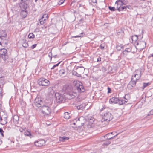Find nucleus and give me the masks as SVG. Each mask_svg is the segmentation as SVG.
Listing matches in <instances>:
<instances>
[{
    "label": "nucleus",
    "mask_w": 153,
    "mask_h": 153,
    "mask_svg": "<svg viewBox=\"0 0 153 153\" xmlns=\"http://www.w3.org/2000/svg\"><path fill=\"white\" fill-rule=\"evenodd\" d=\"M73 124L76 125L79 127L83 126L85 122V120L83 117H80L78 118H76L73 120Z\"/></svg>",
    "instance_id": "1"
},
{
    "label": "nucleus",
    "mask_w": 153,
    "mask_h": 153,
    "mask_svg": "<svg viewBox=\"0 0 153 153\" xmlns=\"http://www.w3.org/2000/svg\"><path fill=\"white\" fill-rule=\"evenodd\" d=\"M113 118V115L109 112H105L103 115L102 119L101 120V121L103 122L104 121H106L107 122L111 120Z\"/></svg>",
    "instance_id": "2"
},
{
    "label": "nucleus",
    "mask_w": 153,
    "mask_h": 153,
    "mask_svg": "<svg viewBox=\"0 0 153 153\" xmlns=\"http://www.w3.org/2000/svg\"><path fill=\"white\" fill-rule=\"evenodd\" d=\"M42 113L44 115H48L50 114L51 112V110L50 106L45 104L41 108Z\"/></svg>",
    "instance_id": "3"
},
{
    "label": "nucleus",
    "mask_w": 153,
    "mask_h": 153,
    "mask_svg": "<svg viewBox=\"0 0 153 153\" xmlns=\"http://www.w3.org/2000/svg\"><path fill=\"white\" fill-rule=\"evenodd\" d=\"M56 100L57 102L61 103L64 102L65 100V96L59 93H56L55 94Z\"/></svg>",
    "instance_id": "4"
},
{
    "label": "nucleus",
    "mask_w": 153,
    "mask_h": 153,
    "mask_svg": "<svg viewBox=\"0 0 153 153\" xmlns=\"http://www.w3.org/2000/svg\"><path fill=\"white\" fill-rule=\"evenodd\" d=\"M7 52V50L4 48L0 50V55L1 56V58L4 61H6L9 58Z\"/></svg>",
    "instance_id": "5"
},
{
    "label": "nucleus",
    "mask_w": 153,
    "mask_h": 153,
    "mask_svg": "<svg viewBox=\"0 0 153 153\" xmlns=\"http://www.w3.org/2000/svg\"><path fill=\"white\" fill-rule=\"evenodd\" d=\"M75 88L79 93L84 92L85 89L84 86L83 85L82 83L78 81L75 83Z\"/></svg>",
    "instance_id": "6"
},
{
    "label": "nucleus",
    "mask_w": 153,
    "mask_h": 153,
    "mask_svg": "<svg viewBox=\"0 0 153 153\" xmlns=\"http://www.w3.org/2000/svg\"><path fill=\"white\" fill-rule=\"evenodd\" d=\"M39 85L40 86H47L50 83L48 80L43 78H41L38 81Z\"/></svg>",
    "instance_id": "7"
},
{
    "label": "nucleus",
    "mask_w": 153,
    "mask_h": 153,
    "mask_svg": "<svg viewBox=\"0 0 153 153\" xmlns=\"http://www.w3.org/2000/svg\"><path fill=\"white\" fill-rule=\"evenodd\" d=\"M34 105L37 107H41L42 108L44 105V104L43 101H42L40 99L36 98L34 100Z\"/></svg>",
    "instance_id": "8"
},
{
    "label": "nucleus",
    "mask_w": 153,
    "mask_h": 153,
    "mask_svg": "<svg viewBox=\"0 0 153 153\" xmlns=\"http://www.w3.org/2000/svg\"><path fill=\"white\" fill-rule=\"evenodd\" d=\"M28 0H21V2L19 3V5L21 10H26L27 7V1Z\"/></svg>",
    "instance_id": "9"
},
{
    "label": "nucleus",
    "mask_w": 153,
    "mask_h": 153,
    "mask_svg": "<svg viewBox=\"0 0 153 153\" xmlns=\"http://www.w3.org/2000/svg\"><path fill=\"white\" fill-rule=\"evenodd\" d=\"M45 141L44 140L41 139L34 142V145L37 147H41L45 145Z\"/></svg>",
    "instance_id": "10"
},
{
    "label": "nucleus",
    "mask_w": 153,
    "mask_h": 153,
    "mask_svg": "<svg viewBox=\"0 0 153 153\" xmlns=\"http://www.w3.org/2000/svg\"><path fill=\"white\" fill-rule=\"evenodd\" d=\"M117 10L119 11H123L125 10L126 8L127 7L128 8V6H121L120 5H122L123 4H124V3L123 2V3L122 4H117Z\"/></svg>",
    "instance_id": "11"
},
{
    "label": "nucleus",
    "mask_w": 153,
    "mask_h": 153,
    "mask_svg": "<svg viewBox=\"0 0 153 153\" xmlns=\"http://www.w3.org/2000/svg\"><path fill=\"white\" fill-rule=\"evenodd\" d=\"M118 134H116L115 135H114L113 137H111L110 136V135L108 136H106V134L105 136H103L101 137V140L102 141H104L106 140H110L111 139L114 138Z\"/></svg>",
    "instance_id": "12"
},
{
    "label": "nucleus",
    "mask_w": 153,
    "mask_h": 153,
    "mask_svg": "<svg viewBox=\"0 0 153 153\" xmlns=\"http://www.w3.org/2000/svg\"><path fill=\"white\" fill-rule=\"evenodd\" d=\"M118 101L119 99L115 97H112L109 100V102L111 104L118 103Z\"/></svg>",
    "instance_id": "13"
},
{
    "label": "nucleus",
    "mask_w": 153,
    "mask_h": 153,
    "mask_svg": "<svg viewBox=\"0 0 153 153\" xmlns=\"http://www.w3.org/2000/svg\"><path fill=\"white\" fill-rule=\"evenodd\" d=\"M125 100L120 98L119 99V101H118V103L119 105H123L124 104H126V103L127 102V100L126 98L125 97H124Z\"/></svg>",
    "instance_id": "14"
},
{
    "label": "nucleus",
    "mask_w": 153,
    "mask_h": 153,
    "mask_svg": "<svg viewBox=\"0 0 153 153\" xmlns=\"http://www.w3.org/2000/svg\"><path fill=\"white\" fill-rule=\"evenodd\" d=\"M77 71L79 74H82L84 73L85 69L82 66H77L76 68Z\"/></svg>",
    "instance_id": "15"
},
{
    "label": "nucleus",
    "mask_w": 153,
    "mask_h": 153,
    "mask_svg": "<svg viewBox=\"0 0 153 153\" xmlns=\"http://www.w3.org/2000/svg\"><path fill=\"white\" fill-rule=\"evenodd\" d=\"M19 120V117L18 116L15 115L13 117V120L15 125H17Z\"/></svg>",
    "instance_id": "16"
},
{
    "label": "nucleus",
    "mask_w": 153,
    "mask_h": 153,
    "mask_svg": "<svg viewBox=\"0 0 153 153\" xmlns=\"http://www.w3.org/2000/svg\"><path fill=\"white\" fill-rule=\"evenodd\" d=\"M27 12L26 10H22L21 12V16L22 17L25 18L27 16Z\"/></svg>",
    "instance_id": "17"
},
{
    "label": "nucleus",
    "mask_w": 153,
    "mask_h": 153,
    "mask_svg": "<svg viewBox=\"0 0 153 153\" xmlns=\"http://www.w3.org/2000/svg\"><path fill=\"white\" fill-rule=\"evenodd\" d=\"M7 116L6 114L3 112H0V120H2V119L7 118Z\"/></svg>",
    "instance_id": "18"
},
{
    "label": "nucleus",
    "mask_w": 153,
    "mask_h": 153,
    "mask_svg": "<svg viewBox=\"0 0 153 153\" xmlns=\"http://www.w3.org/2000/svg\"><path fill=\"white\" fill-rule=\"evenodd\" d=\"M133 79L134 77L132 76L131 78V80L129 83V85H131L132 87H134L135 86L137 82V81L135 80H133Z\"/></svg>",
    "instance_id": "19"
},
{
    "label": "nucleus",
    "mask_w": 153,
    "mask_h": 153,
    "mask_svg": "<svg viewBox=\"0 0 153 153\" xmlns=\"http://www.w3.org/2000/svg\"><path fill=\"white\" fill-rule=\"evenodd\" d=\"M46 19V18H43L42 17L39 20V22L38 23V25H43L45 23Z\"/></svg>",
    "instance_id": "20"
},
{
    "label": "nucleus",
    "mask_w": 153,
    "mask_h": 153,
    "mask_svg": "<svg viewBox=\"0 0 153 153\" xmlns=\"http://www.w3.org/2000/svg\"><path fill=\"white\" fill-rule=\"evenodd\" d=\"M85 104H83L77 106L76 108L78 110H83L85 108Z\"/></svg>",
    "instance_id": "21"
},
{
    "label": "nucleus",
    "mask_w": 153,
    "mask_h": 153,
    "mask_svg": "<svg viewBox=\"0 0 153 153\" xmlns=\"http://www.w3.org/2000/svg\"><path fill=\"white\" fill-rule=\"evenodd\" d=\"M60 140L62 142H64L66 140H68L69 139V138L65 136H64L62 137H60Z\"/></svg>",
    "instance_id": "22"
},
{
    "label": "nucleus",
    "mask_w": 153,
    "mask_h": 153,
    "mask_svg": "<svg viewBox=\"0 0 153 153\" xmlns=\"http://www.w3.org/2000/svg\"><path fill=\"white\" fill-rule=\"evenodd\" d=\"M139 72H140V73L139 74H135L134 76H133V77L134 78V77L136 78L135 80L136 81L137 80H138L140 78V77L141 75V71H139Z\"/></svg>",
    "instance_id": "23"
},
{
    "label": "nucleus",
    "mask_w": 153,
    "mask_h": 153,
    "mask_svg": "<svg viewBox=\"0 0 153 153\" xmlns=\"http://www.w3.org/2000/svg\"><path fill=\"white\" fill-rule=\"evenodd\" d=\"M0 123L3 125H4L7 123V118L2 119V120H0Z\"/></svg>",
    "instance_id": "24"
},
{
    "label": "nucleus",
    "mask_w": 153,
    "mask_h": 153,
    "mask_svg": "<svg viewBox=\"0 0 153 153\" xmlns=\"http://www.w3.org/2000/svg\"><path fill=\"white\" fill-rule=\"evenodd\" d=\"M131 39L132 40V42H133L136 41L138 39V38L137 35H135L134 36H132L131 37Z\"/></svg>",
    "instance_id": "25"
},
{
    "label": "nucleus",
    "mask_w": 153,
    "mask_h": 153,
    "mask_svg": "<svg viewBox=\"0 0 153 153\" xmlns=\"http://www.w3.org/2000/svg\"><path fill=\"white\" fill-rule=\"evenodd\" d=\"M65 73V71L63 69L59 71V74L61 76H64Z\"/></svg>",
    "instance_id": "26"
},
{
    "label": "nucleus",
    "mask_w": 153,
    "mask_h": 153,
    "mask_svg": "<svg viewBox=\"0 0 153 153\" xmlns=\"http://www.w3.org/2000/svg\"><path fill=\"white\" fill-rule=\"evenodd\" d=\"M72 74L74 75H75L78 77H80L81 76V75L78 73L77 72L73 70L72 71Z\"/></svg>",
    "instance_id": "27"
},
{
    "label": "nucleus",
    "mask_w": 153,
    "mask_h": 153,
    "mask_svg": "<svg viewBox=\"0 0 153 153\" xmlns=\"http://www.w3.org/2000/svg\"><path fill=\"white\" fill-rule=\"evenodd\" d=\"M131 51V49L130 48H126L125 50L123 51V54H126V52H130Z\"/></svg>",
    "instance_id": "28"
},
{
    "label": "nucleus",
    "mask_w": 153,
    "mask_h": 153,
    "mask_svg": "<svg viewBox=\"0 0 153 153\" xmlns=\"http://www.w3.org/2000/svg\"><path fill=\"white\" fill-rule=\"evenodd\" d=\"M64 117L66 119H68L70 118L69 114L68 112H65L64 113Z\"/></svg>",
    "instance_id": "29"
},
{
    "label": "nucleus",
    "mask_w": 153,
    "mask_h": 153,
    "mask_svg": "<svg viewBox=\"0 0 153 153\" xmlns=\"http://www.w3.org/2000/svg\"><path fill=\"white\" fill-rule=\"evenodd\" d=\"M28 37L30 39H33L35 37V36L33 33H30L28 35Z\"/></svg>",
    "instance_id": "30"
},
{
    "label": "nucleus",
    "mask_w": 153,
    "mask_h": 153,
    "mask_svg": "<svg viewBox=\"0 0 153 153\" xmlns=\"http://www.w3.org/2000/svg\"><path fill=\"white\" fill-rule=\"evenodd\" d=\"M123 47L121 45H118L117 46V49L118 51L120 50L121 49L123 48Z\"/></svg>",
    "instance_id": "31"
},
{
    "label": "nucleus",
    "mask_w": 153,
    "mask_h": 153,
    "mask_svg": "<svg viewBox=\"0 0 153 153\" xmlns=\"http://www.w3.org/2000/svg\"><path fill=\"white\" fill-rule=\"evenodd\" d=\"M83 33H80L79 35H77L76 36H72L71 37L72 38L82 37L83 36Z\"/></svg>",
    "instance_id": "32"
},
{
    "label": "nucleus",
    "mask_w": 153,
    "mask_h": 153,
    "mask_svg": "<svg viewBox=\"0 0 153 153\" xmlns=\"http://www.w3.org/2000/svg\"><path fill=\"white\" fill-rule=\"evenodd\" d=\"M108 8L111 11H114L115 10H116V9L114 7H112L110 6H109L108 7Z\"/></svg>",
    "instance_id": "33"
},
{
    "label": "nucleus",
    "mask_w": 153,
    "mask_h": 153,
    "mask_svg": "<svg viewBox=\"0 0 153 153\" xmlns=\"http://www.w3.org/2000/svg\"><path fill=\"white\" fill-rule=\"evenodd\" d=\"M24 135L25 136H28L30 137L31 136V134L29 132H24Z\"/></svg>",
    "instance_id": "34"
},
{
    "label": "nucleus",
    "mask_w": 153,
    "mask_h": 153,
    "mask_svg": "<svg viewBox=\"0 0 153 153\" xmlns=\"http://www.w3.org/2000/svg\"><path fill=\"white\" fill-rule=\"evenodd\" d=\"M150 84L149 83H144L143 84V89L145 88L147 86Z\"/></svg>",
    "instance_id": "35"
},
{
    "label": "nucleus",
    "mask_w": 153,
    "mask_h": 153,
    "mask_svg": "<svg viewBox=\"0 0 153 153\" xmlns=\"http://www.w3.org/2000/svg\"><path fill=\"white\" fill-rule=\"evenodd\" d=\"M111 142L109 141H108L103 143V145L104 146H107L111 143Z\"/></svg>",
    "instance_id": "36"
},
{
    "label": "nucleus",
    "mask_w": 153,
    "mask_h": 153,
    "mask_svg": "<svg viewBox=\"0 0 153 153\" xmlns=\"http://www.w3.org/2000/svg\"><path fill=\"white\" fill-rule=\"evenodd\" d=\"M4 132V131H3V129L1 128H0V133L2 137H3L4 136L3 133Z\"/></svg>",
    "instance_id": "37"
},
{
    "label": "nucleus",
    "mask_w": 153,
    "mask_h": 153,
    "mask_svg": "<svg viewBox=\"0 0 153 153\" xmlns=\"http://www.w3.org/2000/svg\"><path fill=\"white\" fill-rule=\"evenodd\" d=\"M123 3V1L122 0H119L117 1H116V4H122Z\"/></svg>",
    "instance_id": "38"
},
{
    "label": "nucleus",
    "mask_w": 153,
    "mask_h": 153,
    "mask_svg": "<svg viewBox=\"0 0 153 153\" xmlns=\"http://www.w3.org/2000/svg\"><path fill=\"white\" fill-rule=\"evenodd\" d=\"M28 46V44L27 43L25 42L22 44V46L25 48L27 47Z\"/></svg>",
    "instance_id": "39"
},
{
    "label": "nucleus",
    "mask_w": 153,
    "mask_h": 153,
    "mask_svg": "<svg viewBox=\"0 0 153 153\" xmlns=\"http://www.w3.org/2000/svg\"><path fill=\"white\" fill-rule=\"evenodd\" d=\"M105 45L104 44H102L100 45V48L103 50L104 49Z\"/></svg>",
    "instance_id": "40"
},
{
    "label": "nucleus",
    "mask_w": 153,
    "mask_h": 153,
    "mask_svg": "<svg viewBox=\"0 0 153 153\" xmlns=\"http://www.w3.org/2000/svg\"><path fill=\"white\" fill-rule=\"evenodd\" d=\"M37 46V44H34L33 45H32L31 47V48L32 49H34L35 47H36Z\"/></svg>",
    "instance_id": "41"
},
{
    "label": "nucleus",
    "mask_w": 153,
    "mask_h": 153,
    "mask_svg": "<svg viewBox=\"0 0 153 153\" xmlns=\"http://www.w3.org/2000/svg\"><path fill=\"white\" fill-rule=\"evenodd\" d=\"M153 114V110H151L149 113L148 115L149 116L150 115Z\"/></svg>",
    "instance_id": "42"
},
{
    "label": "nucleus",
    "mask_w": 153,
    "mask_h": 153,
    "mask_svg": "<svg viewBox=\"0 0 153 153\" xmlns=\"http://www.w3.org/2000/svg\"><path fill=\"white\" fill-rule=\"evenodd\" d=\"M48 17V15L47 14H45L43 15L42 17L43 18H47Z\"/></svg>",
    "instance_id": "43"
},
{
    "label": "nucleus",
    "mask_w": 153,
    "mask_h": 153,
    "mask_svg": "<svg viewBox=\"0 0 153 153\" xmlns=\"http://www.w3.org/2000/svg\"><path fill=\"white\" fill-rule=\"evenodd\" d=\"M108 93H110L111 92V89L109 87L108 88Z\"/></svg>",
    "instance_id": "44"
},
{
    "label": "nucleus",
    "mask_w": 153,
    "mask_h": 153,
    "mask_svg": "<svg viewBox=\"0 0 153 153\" xmlns=\"http://www.w3.org/2000/svg\"><path fill=\"white\" fill-rule=\"evenodd\" d=\"M113 132H111L110 133H108L106 134V136L110 135V134H113Z\"/></svg>",
    "instance_id": "45"
},
{
    "label": "nucleus",
    "mask_w": 153,
    "mask_h": 153,
    "mask_svg": "<svg viewBox=\"0 0 153 153\" xmlns=\"http://www.w3.org/2000/svg\"><path fill=\"white\" fill-rule=\"evenodd\" d=\"M52 56V53H51V51L50 52H49V56L50 57L51 59L52 58L51 56Z\"/></svg>",
    "instance_id": "46"
},
{
    "label": "nucleus",
    "mask_w": 153,
    "mask_h": 153,
    "mask_svg": "<svg viewBox=\"0 0 153 153\" xmlns=\"http://www.w3.org/2000/svg\"><path fill=\"white\" fill-rule=\"evenodd\" d=\"M63 2L64 1H60L59 3V5H61L63 3Z\"/></svg>",
    "instance_id": "47"
},
{
    "label": "nucleus",
    "mask_w": 153,
    "mask_h": 153,
    "mask_svg": "<svg viewBox=\"0 0 153 153\" xmlns=\"http://www.w3.org/2000/svg\"><path fill=\"white\" fill-rule=\"evenodd\" d=\"M6 36H7L6 33L4 34V35H1V36H1V38H2V37H6Z\"/></svg>",
    "instance_id": "48"
},
{
    "label": "nucleus",
    "mask_w": 153,
    "mask_h": 153,
    "mask_svg": "<svg viewBox=\"0 0 153 153\" xmlns=\"http://www.w3.org/2000/svg\"><path fill=\"white\" fill-rule=\"evenodd\" d=\"M123 31L121 30L120 31L118 32L117 33L118 35H119L120 33H123Z\"/></svg>",
    "instance_id": "49"
},
{
    "label": "nucleus",
    "mask_w": 153,
    "mask_h": 153,
    "mask_svg": "<svg viewBox=\"0 0 153 153\" xmlns=\"http://www.w3.org/2000/svg\"><path fill=\"white\" fill-rule=\"evenodd\" d=\"M61 62H59L57 64H55V65H54V67H56V66H57L59 65V64Z\"/></svg>",
    "instance_id": "50"
},
{
    "label": "nucleus",
    "mask_w": 153,
    "mask_h": 153,
    "mask_svg": "<svg viewBox=\"0 0 153 153\" xmlns=\"http://www.w3.org/2000/svg\"><path fill=\"white\" fill-rule=\"evenodd\" d=\"M101 61V58L100 57H99L97 59V62H100Z\"/></svg>",
    "instance_id": "51"
},
{
    "label": "nucleus",
    "mask_w": 153,
    "mask_h": 153,
    "mask_svg": "<svg viewBox=\"0 0 153 153\" xmlns=\"http://www.w3.org/2000/svg\"><path fill=\"white\" fill-rule=\"evenodd\" d=\"M19 130L21 132H22L24 131V129L22 128H19Z\"/></svg>",
    "instance_id": "52"
},
{
    "label": "nucleus",
    "mask_w": 153,
    "mask_h": 153,
    "mask_svg": "<svg viewBox=\"0 0 153 153\" xmlns=\"http://www.w3.org/2000/svg\"><path fill=\"white\" fill-rule=\"evenodd\" d=\"M2 39V38H1V36H0V45H1V41Z\"/></svg>",
    "instance_id": "53"
},
{
    "label": "nucleus",
    "mask_w": 153,
    "mask_h": 153,
    "mask_svg": "<svg viewBox=\"0 0 153 153\" xmlns=\"http://www.w3.org/2000/svg\"><path fill=\"white\" fill-rule=\"evenodd\" d=\"M141 43L143 44L144 45V46H145V47L146 46V43L145 42H141Z\"/></svg>",
    "instance_id": "54"
},
{
    "label": "nucleus",
    "mask_w": 153,
    "mask_h": 153,
    "mask_svg": "<svg viewBox=\"0 0 153 153\" xmlns=\"http://www.w3.org/2000/svg\"><path fill=\"white\" fill-rule=\"evenodd\" d=\"M91 1L94 3H96V0H91Z\"/></svg>",
    "instance_id": "55"
},
{
    "label": "nucleus",
    "mask_w": 153,
    "mask_h": 153,
    "mask_svg": "<svg viewBox=\"0 0 153 153\" xmlns=\"http://www.w3.org/2000/svg\"><path fill=\"white\" fill-rule=\"evenodd\" d=\"M74 97H75L74 95H73V94H72V98H74Z\"/></svg>",
    "instance_id": "56"
},
{
    "label": "nucleus",
    "mask_w": 153,
    "mask_h": 153,
    "mask_svg": "<svg viewBox=\"0 0 153 153\" xmlns=\"http://www.w3.org/2000/svg\"><path fill=\"white\" fill-rule=\"evenodd\" d=\"M2 143V141L0 139V145H1Z\"/></svg>",
    "instance_id": "57"
},
{
    "label": "nucleus",
    "mask_w": 153,
    "mask_h": 153,
    "mask_svg": "<svg viewBox=\"0 0 153 153\" xmlns=\"http://www.w3.org/2000/svg\"><path fill=\"white\" fill-rule=\"evenodd\" d=\"M55 67H54V65L53 66V67L51 68V69H54V68H55Z\"/></svg>",
    "instance_id": "58"
},
{
    "label": "nucleus",
    "mask_w": 153,
    "mask_h": 153,
    "mask_svg": "<svg viewBox=\"0 0 153 153\" xmlns=\"http://www.w3.org/2000/svg\"><path fill=\"white\" fill-rule=\"evenodd\" d=\"M55 67H54V65L53 66V67L51 68V69H54V68H55Z\"/></svg>",
    "instance_id": "59"
},
{
    "label": "nucleus",
    "mask_w": 153,
    "mask_h": 153,
    "mask_svg": "<svg viewBox=\"0 0 153 153\" xmlns=\"http://www.w3.org/2000/svg\"><path fill=\"white\" fill-rule=\"evenodd\" d=\"M1 55H0V62H1Z\"/></svg>",
    "instance_id": "60"
},
{
    "label": "nucleus",
    "mask_w": 153,
    "mask_h": 153,
    "mask_svg": "<svg viewBox=\"0 0 153 153\" xmlns=\"http://www.w3.org/2000/svg\"><path fill=\"white\" fill-rule=\"evenodd\" d=\"M37 1H38V0H35V2H36Z\"/></svg>",
    "instance_id": "61"
},
{
    "label": "nucleus",
    "mask_w": 153,
    "mask_h": 153,
    "mask_svg": "<svg viewBox=\"0 0 153 153\" xmlns=\"http://www.w3.org/2000/svg\"><path fill=\"white\" fill-rule=\"evenodd\" d=\"M151 56L153 57V54L151 55Z\"/></svg>",
    "instance_id": "62"
},
{
    "label": "nucleus",
    "mask_w": 153,
    "mask_h": 153,
    "mask_svg": "<svg viewBox=\"0 0 153 153\" xmlns=\"http://www.w3.org/2000/svg\"><path fill=\"white\" fill-rule=\"evenodd\" d=\"M139 45V43H137V45Z\"/></svg>",
    "instance_id": "63"
}]
</instances>
